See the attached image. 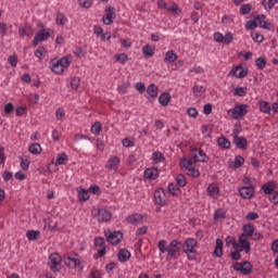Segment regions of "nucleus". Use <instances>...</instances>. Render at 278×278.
Here are the masks:
<instances>
[{
	"mask_svg": "<svg viewBox=\"0 0 278 278\" xmlns=\"http://www.w3.org/2000/svg\"><path fill=\"white\" fill-rule=\"evenodd\" d=\"M157 249L160 253H166L167 261L179 260V255H181L182 243L177 239L172 240L169 244L166 240H161L157 243Z\"/></svg>",
	"mask_w": 278,
	"mask_h": 278,
	"instance_id": "obj_1",
	"label": "nucleus"
},
{
	"mask_svg": "<svg viewBox=\"0 0 278 278\" xmlns=\"http://www.w3.org/2000/svg\"><path fill=\"white\" fill-rule=\"evenodd\" d=\"M68 66H71V61L66 56L61 59H52L50 61V68L55 75H62V73H64Z\"/></svg>",
	"mask_w": 278,
	"mask_h": 278,
	"instance_id": "obj_2",
	"label": "nucleus"
},
{
	"mask_svg": "<svg viewBox=\"0 0 278 278\" xmlns=\"http://www.w3.org/2000/svg\"><path fill=\"white\" fill-rule=\"evenodd\" d=\"M199 247V242L194 238H188L182 243V251L187 254L188 260H197V249Z\"/></svg>",
	"mask_w": 278,
	"mask_h": 278,
	"instance_id": "obj_3",
	"label": "nucleus"
},
{
	"mask_svg": "<svg viewBox=\"0 0 278 278\" xmlns=\"http://www.w3.org/2000/svg\"><path fill=\"white\" fill-rule=\"evenodd\" d=\"M91 216L96 218L98 223H110V220H112V212L104 207L93 206Z\"/></svg>",
	"mask_w": 278,
	"mask_h": 278,
	"instance_id": "obj_4",
	"label": "nucleus"
},
{
	"mask_svg": "<svg viewBox=\"0 0 278 278\" xmlns=\"http://www.w3.org/2000/svg\"><path fill=\"white\" fill-rule=\"evenodd\" d=\"M228 114L233 121H242V117L249 114V105L242 103L237 104L228 111Z\"/></svg>",
	"mask_w": 278,
	"mask_h": 278,
	"instance_id": "obj_5",
	"label": "nucleus"
},
{
	"mask_svg": "<svg viewBox=\"0 0 278 278\" xmlns=\"http://www.w3.org/2000/svg\"><path fill=\"white\" fill-rule=\"evenodd\" d=\"M64 264L67 266V268H77L78 273H81L84 270L85 261L79 260V256H66L64 258Z\"/></svg>",
	"mask_w": 278,
	"mask_h": 278,
	"instance_id": "obj_6",
	"label": "nucleus"
},
{
	"mask_svg": "<svg viewBox=\"0 0 278 278\" xmlns=\"http://www.w3.org/2000/svg\"><path fill=\"white\" fill-rule=\"evenodd\" d=\"M52 34H53V30L51 28H42L40 31H38L35 35V38L33 40V47H38L40 42H45L49 40Z\"/></svg>",
	"mask_w": 278,
	"mask_h": 278,
	"instance_id": "obj_7",
	"label": "nucleus"
},
{
	"mask_svg": "<svg viewBox=\"0 0 278 278\" xmlns=\"http://www.w3.org/2000/svg\"><path fill=\"white\" fill-rule=\"evenodd\" d=\"M233 249H238L239 251H244V253H251V241H249V237L244 235L239 236V241L233 243Z\"/></svg>",
	"mask_w": 278,
	"mask_h": 278,
	"instance_id": "obj_8",
	"label": "nucleus"
},
{
	"mask_svg": "<svg viewBox=\"0 0 278 278\" xmlns=\"http://www.w3.org/2000/svg\"><path fill=\"white\" fill-rule=\"evenodd\" d=\"M49 264L52 273H60L62 270V256L58 253H52L49 256Z\"/></svg>",
	"mask_w": 278,
	"mask_h": 278,
	"instance_id": "obj_9",
	"label": "nucleus"
},
{
	"mask_svg": "<svg viewBox=\"0 0 278 278\" xmlns=\"http://www.w3.org/2000/svg\"><path fill=\"white\" fill-rule=\"evenodd\" d=\"M233 270L242 273V275H251L253 273V265L249 261H244L243 263L236 262L232 265Z\"/></svg>",
	"mask_w": 278,
	"mask_h": 278,
	"instance_id": "obj_10",
	"label": "nucleus"
},
{
	"mask_svg": "<svg viewBox=\"0 0 278 278\" xmlns=\"http://www.w3.org/2000/svg\"><path fill=\"white\" fill-rule=\"evenodd\" d=\"M104 236L110 244H121L123 240V232L105 230Z\"/></svg>",
	"mask_w": 278,
	"mask_h": 278,
	"instance_id": "obj_11",
	"label": "nucleus"
},
{
	"mask_svg": "<svg viewBox=\"0 0 278 278\" xmlns=\"http://www.w3.org/2000/svg\"><path fill=\"white\" fill-rule=\"evenodd\" d=\"M114 18H116V9L114 7H108L102 22L104 25H112V23H114Z\"/></svg>",
	"mask_w": 278,
	"mask_h": 278,
	"instance_id": "obj_12",
	"label": "nucleus"
},
{
	"mask_svg": "<svg viewBox=\"0 0 278 278\" xmlns=\"http://www.w3.org/2000/svg\"><path fill=\"white\" fill-rule=\"evenodd\" d=\"M166 201H168L166 190L161 188L154 191V203H156V205H166Z\"/></svg>",
	"mask_w": 278,
	"mask_h": 278,
	"instance_id": "obj_13",
	"label": "nucleus"
},
{
	"mask_svg": "<svg viewBox=\"0 0 278 278\" xmlns=\"http://www.w3.org/2000/svg\"><path fill=\"white\" fill-rule=\"evenodd\" d=\"M94 247L99 257H105V239L103 237H97L94 239Z\"/></svg>",
	"mask_w": 278,
	"mask_h": 278,
	"instance_id": "obj_14",
	"label": "nucleus"
},
{
	"mask_svg": "<svg viewBox=\"0 0 278 278\" xmlns=\"http://www.w3.org/2000/svg\"><path fill=\"white\" fill-rule=\"evenodd\" d=\"M191 155H192L194 162L205 163L210 160V157L205 155V152H203V150H201L199 148H193L191 150Z\"/></svg>",
	"mask_w": 278,
	"mask_h": 278,
	"instance_id": "obj_15",
	"label": "nucleus"
},
{
	"mask_svg": "<svg viewBox=\"0 0 278 278\" xmlns=\"http://www.w3.org/2000/svg\"><path fill=\"white\" fill-rule=\"evenodd\" d=\"M181 166L186 168L187 175H189L190 177H193L194 179L201 175V172L194 168V166H192V163L190 161H182Z\"/></svg>",
	"mask_w": 278,
	"mask_h": 278,
	"instance_id": "obj_16",
	"label": "nucleus"
},
{
	"mask_svg": "<svg viewBox=\"0 0 278 278\" xmlns=\"http://www.w3.org/2000/svg\"><path fill=\"white\" fill-rule=\"evenodd\" d=\"M231 73L237 79H244V77L249 75V68L243 67L242 65H237L232 67Z\"/></svg>",
	"mask_w": 278,
	"mask_h": 278,
	"instance_id": "obj_17",
	"label": "nucleus"
},
{
	"mask_svg": "<svg viewBox=\"0 0 278 278\" xmlns=\"http://www.w3.org/2000/svg\"><path fill=\"white\" fill-rule=\"evenodd\" d=\"M233 134H236L233 136V143L236 144V147L238 149H247V146L249 144V141H247V138L239 137L237 130H233Z\"/></svg>",
	"mask_w": 278,
	"mask_h": 278,
	"instance_id": "obj_18",
	"label": "nucleus"
},
{
	"mask_svg": "<svg viewBox=\"0 0 278 278\" xmlns=\"http://www.w3.org/2000/svg\"><path fill=\"white\" fill-rule=\"evenodd\" d=\"M262 190L264 192V194H273V192H275V190H277V181L275 180H269L266 184H264L262 186Z\"/></svg>",
	"mask_w": 278,
	"mask_h": 278,
	"instance_id": "obj_19",
	"label": "nucleus"
},
{
	"mask_svg": "<svg viewBox=\"0 0 278 278\" xmlns=\"http://www.w3.org/2000/svg\"><path fill=\"white\" fill-rule=\"evenodd\" d=\"M206 193L211 197V199H218L220 188L216 184H211L207 186Z\"/></svg>",
	"mask_w": 278,
	"mask_h": 278,
	"instance_id": "obj_20",
	"label": "nucleus"
},
{
	"mask_svg": "<svg viewBox=\"0 0 278 278\" xmlns=\"http://www.w3.org/2000/svg\"><path fill=\"white\" fill-rule=\"evenodd\" d=\"M239 194L242 199H252L255 194V189L253 187H241L239 188Z\"/></svg>",
	"mask_w": 278,
	"mask_h": 278,
	"instance_id": "obj_21",
	"label": "nucleus"
},
{
	"mask_svg": "<svg viewBox=\"0 0 278 278\" xmlns=\"http://www.w3.org/2000/svg\"><path fill=\"white\" fill-rule=\"evenodd\" d=\"M118 166H121V157L113 156L108 161L105 168H108V170H117Z\"/></svg>",
	"mask_w": 278,
	"mask_h": 278,
	"instance_id": "obj_22",
	"label": "nucleus"
},
{
	"mask_svg": "<svg viewBox=\"0 0 278 278\" xmlns=\"http://www.w3.org/2000/svg\"><path fill=\"white\" fill-rule=\"evenodd\" d=\"M159 176H160V170L155 167H149L143 173V177L146 179H157Z\"/></svg>",
	"mask_w": 278,
	"mask_h": 278,
	"instance_id": "obj_23",
	"label": "nucleus"
},
{
	"mask_svg": "<svg viewBox=\"0 0 278 278\" xmlns=\"http://www.w3.org/2000/svg\"><path fill=\"white\" fill-rule=\"evenodd\" d=\"M142 220H144V216H142V214H132L130 216L127 217V223L129 225H140L142 223Z\"/></svg>",
	"mask_w": 278,
	"mask_h": 278,
	"instance_id": "obj_24",
	"label": "nucleus"
},
{
	"mask_svg": "<svg viewBox=\"0 0 278 278\" xmlns=\"http://www.w3.org/2000/svg\"><path fill=\"white\" fill-rule=\"evenodd\" d=\"M256 24H257V26L262 27L263 29H270V27H273V24H270V22L266 21L265 15H257Z\"/></svg>",
	"mask_w": 278,
	"mask_h": 278,
	"instance_id": "obj_25",
	"label": "nucleus"
},
{
	"mask_svg": "<svg viewBox=\"0 0 278 278\" xmlns=\"http://www.w3.org/2000/svg\"><path fill=\"white\" fill-rule=\"evenodd\" d=\"M227 218V213L223 208H217L214 212L213 222L214 223H223Z\"/></svg>",
	"mask_w": 278,
	"mask_h": 278,
	"instance_id": "obj_26",
	"label": "nucleus"
},
{
	"mask_svg": "<svg viewBox=\"0 0 278 278\" xmlns=\"http://www.w3.org/2000/svg\"><path fill=\"white\" fill-rule=\"evenodd\" d=\"M177 53H175L173 50H169L165 53L163 62L165 64H175V62H177Z\"/></svg>",
	"mask_w": 278,
	"mask_h": 278,
	"instance_id": "obj_27",
	"label": "nucleus"
},
{
	"mask_svg": "<svg viewBox=\"0 0 278 278\" xmlns=\"http://www.w3.org/2000/svg\"><path fill=\"white\" fill-rule=\"evenodd\" d=\"M258 108L263 114H273L270 103L264 100L258 101Z\"/></svg>",
	"mask_w": 278,
	"mask_h": 278,
	"instance_id": "obj_28",
	"label": "nucleus"
},
{
	"mask_svg": "<svg viewBox=\"0 0 278 278\" xmlns=\"http://www.w3.org/2000/svg\"><path fill=\"white\" fill-rule=\"evenodd\" d=\"M142 53L146 58H153L155 55V46L146 45L142 48Z\"/></svg>",
	"mask_w": 278,
	"mask_h": 278,
	"instance_id": "obj_29",
	"label": "nucleus"
},
{
	"mask_svg": "<svg viewBox=\"0 0 278 278\" xmlns=\"http://www.w3.org/2000/svg\"><path fill=\"white\" fill-rule=\"evenodd\" d=\"M213 255L215 257H223V240L216 239V245Z\"/></svg>",
	"mask_w": 278,
	"mask_h": 278,
	"instance_id": "obj_30",
	"label": "nucleus"
},
{
	"mask_svg": "<svg viewBox=\"0 0 278 278\" xmlns=\"http://www.w3.org/2000/svg\"><path fill=\"white\" fill-rule=\"evenodd\" d=\"M28 151L33 155H40V153H42V147L40 146V143H31L28 147Z\"/></svg>",
	"mask_w": 278,
	"mask_h": 278,
	"instance_id": "obj_31",
	"label": "nucleus"
},
{
	"mask_svg": "<svg viewBox=\"0 0 278 278\" xmlns=\"http://www.w3.org/2000/svg\"><path fill=\"white\" fill-rule=\"evenodd\" d=\"M130 257H131V252H129V251L126 250V249L119 250V253H118V260H119V262L125 263V262H127V260H129Z\"/></svg>",
	"mask_w": 278,
	"mask_h": 278,
	"instance_id": "obj_32",
	"label": "nucleus"
},
{
	"mask_svg": "<svg viewBox=\"0 0 278 278\" xmlns=\"http://www.w3.org/2000/svg\"><path fill=\"white\" fill-rule=\"evenodd\" d=\"M159 103L163 106L166 108L168 105V103H170V93H162L159 97Z\"/></svg>",
	"mask_w": 278,
	"mask_h": 278,
	"instance_id": "obj_33",
	"label": "nucleus"
},
{
	"mask_svg": "<svg viewBox=\"0 0 278 278\" xmlns=\"http://www.w3.org/2000/svg\"><path fill=\"white\" fill-rule=\"evenodd\" d=\"M255 232V228L251 224H247L243 226V233L241 236H245V238H251Z\"/></svg>",
	"mask_w": 278,
	"mask_h": 278,
	"instance_id": "obj_34",
	"label": "nucleus"
},
{
	"mask_svg": "<svg viewBox=\"0 0 278 278\" xmlns=\"http://www.w3.org/2000/svg\"><path fill=\"white\" fill-rule=\"evenodd\" d=\"M167 12H170V14H180L181 10H179V5H177V3L175 2H169L167 3L166 9Z\"/></svg>",
	"mask_w": 278,
	"mask_h": 278,
	"instance_id": "obj_35",
	"label": "nucleus"
},
{
	"mask_svg": "<svg viewBox=\"0 0 278 278\" xmlns=\"http://www.w3.org/2000/svg\"><path fill=\"white\" fill-rule=\"evenodd\" d=\"M68 162V155H66V153L62 152L59 153L56 156V165L58 166H64V164H66Z\"/></svg>",
	"mask_w": 278,
	"mask_h": 278,
	"instance_id": "obj_36",
	"label": "nucleus"
},
{
	"mask_svg": "<svg viewBox=\"0 0 278 278\" xmlns=\"http://www.w3.org/2000/svg\"><path fill=\"white\" fill-rule=\"evenodd\" d=\"M77 192H78L79 201H88V199H90V194L88 193L89 192L88 190L84 188H78Z\"/></svg>",
	"mask_w": 278,
	"mask_h": 278,
	"instance_id": "obj_37",
	"label": "nucleus"
},
{
	"mask_svg": "<svg viewBox=\"0 0 278 278\" xmlns=\"http://www.w3.org/2000/svg\"><path fill=\"white\" fill-rule=\"evenodd\" d=\"M26 238L30 242H34V240H38V238H40V231H38V230H28L26 232Z\"/></svg>",
	"mask_w": 278,
	"mask_h": 278,
	"instance_id": "obj_38",
	"label": "nucleus"
},
{
	"mask_svg": "<svg viewBox=\"0 0 278 278\" xmlns=\"http://www.w3.org/2000/svg\"><path fill=\"white\" fill-rule=\"evenodd\" d=\"M131 84L129 81H124L117 87V92L119 94H127V90H129V87Z\"/></svg>",
	"mask_w": 278,
	"mask_h": 278,
	"instance_id": "obj_39",
	"label": "nucleus"
},
{
	"mask_svg": "<svg viewBox=\"0 0 278 278\" xmlns=\"http://www.w3.org/2000/svg\"><path fill=\"white\" fill-rule=\"evenodd\" d=\"M55 21H56L58 25H66V23H68V17H66V15H64V13L58 12Z\"/></svg>",
	"mask_w": 278,
	"mask_h": 278,
	"instance_id": "obj_40",
	"label": "nucleus"
},
{
	"mask_svg": "<svg viewBox=\"0 0 278 278\" xmlns=\"http://www.w3.org/2000/svg\"><path fill=\"white\" fill-rule=\"evenodd\" d=\"M101 129H103V125H101V122H96L91 126V134H93L94 136H99L101 134Z\"/></svg>",
	"mask_w": 278,
	"mask_h": 278,
	"instance_id": "obj_41",
	"label": "nucleus"
},
{
	"mask_svg": "<svg viewBox=\"0 0 278 278\" xmlns=\"http://www.w3.org/2000/svg\"><path fill=\"white\" fill-rule=\"evenodd\" d=\"M217 144L218 147H220L222 149H229L231 147V142H229V140H227V138L225 137H220L217 140Z\"/></svg>",
	"mask_w": 278,
	"mask_h": 278,
	"instance_id": "obj_42",
	"label": "nucleus"
},
{
	"mask_svg": "<svg viewBox=\"0 0 278 278\" xmlns=\"http://www.w3.org/2000/svg\"><path fill=\"white\" fill-rule=\"evenodd\" d=\"M147 93L149 94V97H151L152 99H155V97H157V86L155 85H150L147 89Z\"/></svg>",
	"mask_w": 278,
	"mask_h": 278,
	"instance_id": "obj_43",
	"label": "nucleus"
},
{
	"mask_svg": "<svg viewBox=\"0 0 278 278\" xmlns=\"http://www.w3.org/2000/svg\"><path fill=\"white\" fill-rule=\"evenodd\" d=\"M152 161L155 164H160V163L164 162V154H162V152H153Z\"/></svg>",
	"mask_w": 278,
	"mask_h": 278,
	"instance_id": "obj_44",
	"label": "nucleus"
},
{
	"mask_svg": "<svg viewBox=\"0 0 278 278\" xmlns=\"http://www.w3.org/2000/svg\"><path fill=\"white\" fill-rule=\"evenodd\" d=\"M70 85H71L72 90H78L79 86L81 85V79H79V77H73L71 79Z\"/></svg>",
	"mask_w": 278,
	"mask_h": 278,
	"instance_id": "obj_45",
	"label": "nucleus"
},
{
	"mask_svg": "<svg viewBox=\"0 0 278 278\" xmlns=\"http://www.w3.org/2000/svg\"><path fill=\"white\" fill-rule=\"evenodd\" d=\"M94 0H78V5L85 10H90Z\"/></svg>",
	"mask_w": 278,
	"mask_h": 278,
	"instance_id": "obj_46",
	"label": "nucleus"
},
{
	"mask_svg": "<svg viewBox=\"0 0 278 278\" xmlns=\"http://www.w3.org/2000/svg\"><path fill=\"white\" fill-rule=\"evenodd\" d=\"M235 97H245L247 96V87H237L233 91Z\"/></svg>",
	"mask_w": 278,
	"mask_h": 278,
	"instance_id": "obj_47",
	"label": "nucleus"
},
{
	"mask_svg": "<svg viewBox=\"0 0 278 278\" xmlns=\"http://www.w3.org/2000/svg\"><path fill=\"white\" fill-rule=\"evenodd\" d=\"M116 62H119V64H127V61L129 58L125 53H119L115 55Z\"/></svg>",
	"mask_w": 278,
	"mask_h": 278,
	"instance_id": "obj_48",
	"label": "nucleus"
},
{
	"mask_svg": "<svg viewBox=\"0 0 278 278\" xmlns=\"http://www.w3.org/2000/svg\"><path fill=\"white\" fill-rule=\"evenodd\" d=\"M244 165V157L238 155L235 157L233 167L235 168H242Z\"/></svg>",
	"mask_w": 278,
	"mask_h": 278,
	"instance_id": "obj_49",
	"label": "nucleus"
},
{
	"mask_svg": "<svg viewBox=\"0 0 278 278\" xmlns=\"http://www.w3.org/2000/svg\"><path fill=\"white\" fill-rule=\"evenodd\" d=\"M193 96L194 97H201L203 92H205V88L203 86L195 85L193 86Z\"/></svg>",
	"mask_w": 278,
	"mask_h": 278,
	"instance_id": "obj_50",
	"label": "nucleus"
},
{
	"mask_svg": "<svg viewBox=\"0 0 278 278\" xmlns=\"http://www.w3.org/2000/svg\"><path fill=\"white\" fill-rule=\"evenodd\" d=\"M45 53H47V50L43 47H39L35 51V58H37L38 60H43Z\"/></svg>",
	"mask_w": 278,
	"mask_h": 278,
	"instance_id": "obj_51",
	"label": "nucleus"
},
{
	"mask_svg": "<svg viewBox=\"0 0 278 278\" xmlns=\"http://www.w3.org/2000/svg\"><path fill=\"white\" fill-rule=\"evenodd\" d=\"M176 184L178 186H180V188H184V186H186V184H188V181L186 180V176L179 174L176 176Z\"/></svg>",
	"mask_w": 278,
	"mask_h": 278,
	"instance_id": "obj_52",
	"label": "nucleus"
},
{
	"mask_svg": "<svg viewBox=\"0 0 278 278\" xmlns=\"http://www.w3.org/2000/svg\"><path fill=\"white\" fill-rule=\"evenodd\" d=\"M275 3H277V0H263L265 10H273V8H275Z\"/></svg>",
	"mask_w": 278,
	"mask_h": 278,
	"instance_id": "obj_53",
	"label": "nucleus"
},
{
	"mask_svg": "<svg viewBox=\"0 0 278 278\" xmlns=\"http://www.w3.org/2000/svg\"><path fill=\"white\" fill-rule=\"evenodd\" d=\"M122 144H123V147H126V148L136 146L134 138H131V137H127V138L123 139Z\"/></svg>",
	"mask_w": 278,
	"mask_h": 278,
	"instance_id": "obj_54",
	"label": "nucleus"
},
{
	"mask_svg": "<svg viewBox=\"0 0 278 278\" xmlns=\"http://www.w3.org/2000/svg\"><path fill=\"white\" fill-rule=\"evenodd\" d=\"M168 192H170V194H173L174 197H177V194H179V187H177V185L175 184H169Z\"/></svg>",
	"mask_w": 278,
	"mask_h": 278,
	"instance_id": "obj_55",
	"label": "nucleus"
},
{
	"mask_svg": "<svg viewBox=\"0 0 278 278\" xmlns=\"http://www.w3.org/2000/svg\"><path fill=\"white\" fill-rule=\"evenodd\" d=\"M65 116H66V113L64 112V109H58L55 111L56 121H64Z\"/></svg>",
	"mask_w": 278,
	"mask_h": 278,
	"instance_id": "obj_56",
	"label": "nucleus"
},
{
	"mask_svg": "<svg viewBox=\"0 0 278 278\" xmlns=\"http://www.w3.org/2000/svg\"><path fill=\"white\" fill-rule=\"evenodd\" d=\"M240 253H242V251H240L239 249H235V251L231 252L230 254L231 260H236V261L242 260V254Z\"/></svg>",
	"mask_w": 278,
	"mask_h": 278,
	"instance_id": "obj_57",
	"label": "nucleus"
},
{
	"mask_svg": "<svg viewBox=\"0 0 278 278\" xmlns=\"http://www.w3.org/2000/svg\"><path fill=\"white\" fill-rule=\"evenodd\" d=\"M269 201L274 205H278V191H274L273 193H269Z\"/></svg>",
	"mask_w": 278,
	"mask_h": 278,
	"instance_id": "obj_58",
	"label": "nucleus"
},
{
	"mask_svg": "<svg viewBox=\"0 0 278 278\" xmlns=\"http://www.w3.org/2000/svg\"><path fill=\"white\" fill-rule=\"evenodd\" d=\"M257 27V20L256 17L254 18V21H249L245 24V29H255Z\"/></svg>",
	"mask_w": 278,
	"mask_h": 278,
	"instance_id": "obj_59",
	"label": "nucleus"
},
{
	"mask_svg": "<svg viewBox=\"0 0 278 278\" xmlns=\"http://www.w3.org/2000/svg\"><path fill=\"white\" fill-rule=\"evenodd\" d=\"M255 63H256L257 68H261V70L266 68V59L258 58Z\"/></svg>",
	"mask_w": 278,
	"mask_h": 278,
	"instance_id": "obj_60",
	"label": "nucleus"
},
{
	"mask_svg": "<svg viewBox=\"0 0 278 278\" xmlns=\"http://www.w3.org/2000/svg\"><path fill=\"white\" fill-rule=\"evenodd\" d=\"M8 62L13 68H15L16 64H18V58L16 55H10Z\"/></svg>",
	"mask_w": 278,
	"mask_h": 278,
	"instance_id": "obj_61",
	"label": "nucleus"
},
{
	"mask_svg": "<svg viewBox=\"0 0 278 278\" xmlns=\"http://www.w3.org/2000/svg\"><path fill=\"white\" fill-rule=\"evenodd\" d=\"M249 12H251V4H243L240 8V14L247 15V14H249Z\"/></svg>",
	"mask_w": 278,
	"mask_h": 278,
	"instance_id": "obj_62",
	"label": "nucleus"
},
{
	"mask_svg": "<svg viewBox=\"0 0 278 278\" xmlns=\"http://www.w3.org/2000/svg\"><path fill=\"white\" fill-rule=\"evenodd\" d=\"M135 88H136V90L138 91V92H147V87L144 86V83H137L136 85H135Z\"/></svg>",
	"mask_w": 278,
	"mask_h": 278,
	"instance_id": "obj_63",
	"label": "nucleus"
},
{
	"mask_svg": "<svg viewBox=\"0 0 278 278\" xmlns=\"http://www.w3.org/2000/svg\"><path fill=\"white\" fill-rule=\"evenodd\" d=\"M88 278H101V273L97 269H93L89 273Z\"/></svg>",
	"mask_w": 278,
	"mask_h": 278,
	"instance_id": "obj_64",
	"label": "nucleus"
}]
</instances>
